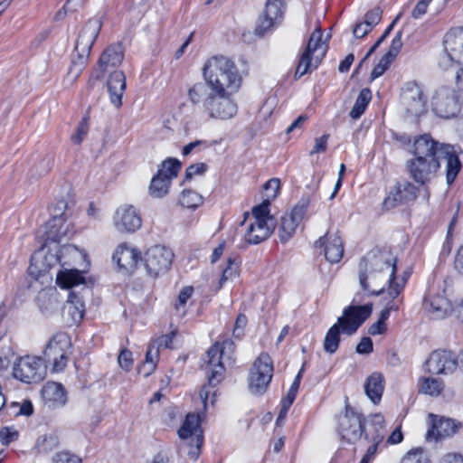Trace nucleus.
I'll use <instances>...</instances> for the list:
<instances>
[{"mask_svg": "<svg viewBox=\"0 0 463 463\" xmlns=\"http://www.w3.org/2000/svg\"><path fill=\"white\" fill-rule=\"evenodd\" d=\"M413 156L407 162L411 177L419 184H425L436 176L440 167L439 160L447 161V183L451 184L461 169L456 147L439 143L430 135L424 134L414 140Z\"/></svg>", "mask_w": 463, "mask_h": 463, "instance_id": "1", "label": "nucleus"}, {"mask_svg": "<svg viewBox=\"0 0 463 463\" xmlns=\"http://www.w3.org/2000/svg\"><path fill=\"white\" fill-rule=\"evenodd\" d=\"M234 351V344L232 340L226 339L220 344L216 342L202 358L201 368L208 379V386L204 385L200 391L199 396L204 409L207 408L209 396L212 395L211 404L213 405L216 400V393L211 388L215 387L223 379L225 371L224 363L232 359Z\"/></svg>", "mask_w": 463, "mask_h": 463, "instance_id": "2", "label": "nucleus"}, {"mask_svg": "<svg viewBox=\"0 0 463 463\" xmlns=\"http://www.w3.org/2000/svg\"><path fill=\"white\" fill-rule=\"evenodd\" d=\"M203 76L212 91L217 93H235L241 84L234 61L222 55L213 56L206 61Z\"/></svg>", "mask_w": 463, "mask_h": 463, "instance_id": "3", "label": "nucleus"}, {"mask_svg": "<svg viewBox=\"0 0 463 463\" xmlns=\"http://www.w3.org/2000/svg\"><path fill=\"white\" fill-rule=\"evenodd\" d=\"M102 24L99 18L90 19L80 30L72 56L69 74L76 79L83 70L90 56V50L97 39Z\"/></svg>", "mask_w": 463, "mask_h": 463, "instance_id": "4", "label": "nucleus"}, {"mask_svg": "<svg viewBox=\"0 0 463 463\" xmlns=\"http://www.w3.org/2000/svg\"><path fill=\"white\" fill-rule=\"evenodd\" d=\"M322 37L320 28H316L311 33L306 48L299 55L295 72L296 79L311 72L320 64L326 52V42H323Z\"/></svg>", "mask_w": 463, "mask_h": 463, "instance_id": "5", "label": "nucleus"}, {"mask_svg": "<svg viewBox=\"0 0 463 463\" xmlns=\"http://www.w3.org/2000/svg\"><path fill=\"white\" fill-rule=\"evenodd\" d=\"M71 340L66 333L53 335L43 350V360L52 364L53 372H61L66 367L71 354Z\"/></svg>", "mask_w": 463, "mask_h": 463, "instance_id": "6", "label": "nucleus"}, {"mask_svg": "<svg viewBox=\"0 0 463 463\" xmlns=\"http://www.w3.org/2000/svg\"><path fill=\"white\" fill-rule=\"evenodd\" d=\"M359 269L361 270H375L379 273H384L383 282H398L395 278L396 258L390 251L373 250L368 252L360 261Z\"/></svg>", "mask_w": 463, "mask_h": 463, "instance_id": "7", "label": "nucleus"}, {"mask_svg": "<svg viewBox=\"0 0 463 463\" xmlns=\"http://www.w3.org/2000/svg\"><path fill=\"white\" fill-rule=\"evenodd\" d=\"M47 374V364L40 356L26 355L14 364L13 375L25 383H38Z\"/></svg>", "mask_w": 463, "mask_h": 463, "instance_id": "8", "label": "nucleus"}, {"mask_svg": "<svg viewBox=\"0 0 463 463\" xmlns=\"http://www.w3.org/2000/svg\"><path fill=\"white\" fill-rule=\"evenodd\" d=\"M273 361L269 354L261 353L255 360L249 375V390L254 395L263 394L273 377Z\"/></svg>", "mask_w": 463, "mask_h": 463, "instance_id": "9", "label": "nucleus"}, {"mask_svg": "<svg viewBox=\"0 0 463 463\" xmlns=\"http://www.w3.org/2000/svg\"><path fill=\"white\" fill-rule=\"evenodd\" d=\"M444 50L439 57V66L449 70L454 64H463V28L452 29L445 34Z\"/></svg>", "mask_w": 463, "mask_h": 463, "instance_id": "10", "label": "nucleus"}, {"mask_svg": "<svg viewBox=\"0 0 463 463\" xmlns=\"http://www.w3.org/2000/svg\"><path fill=\"white\" fill-rule=\"evenodd\" d=\"M181 162L176 158L163 161L157 173L153 176L149 185V194L154 198H163L169 192L172 180L177 176Z\"/></svg>", "mask_w": 463, "mask_h": 463, "instance_id": "11", "label": "nucleus"}, {"mask_svg": "<svg viewBox=\"0 0 463 463\" xmlns=\"http://www.w3.org/2000/svg\"><path fill=\"white\" fill-rule=\"evenodd\" d=\"M431 107L438 117L448 119L459 113L461 103L454 89L441 86L435 90L432 96Z\"/></svg>", "mask_w": 463, "mask_h": 463, "instance_id": "12", "label": "nucleus"}, {"mask_svg": "<svg viewBox=\"0 0 463 463\" xmlns=\"http://www.w3.org/2000/svg\"><path fill=\"white\" fill-rule=\"evenodd\" d=\"M233 93H217L212 91L203 103L204 111L211 118L227 120L237 113V104L231 96Z\"/></svg>", "mask_w": 463, "mask_h": 463, "instance_id": "13", "label": "nucleus"}, {"mask_svg": "<svg viewBox=\"0 0 463 463\" xmlns=\"http://www.w3.org/2000/svg\"><path fill=\"white\" fill-rule=\"evenodd\" d=\"M174 253L163 245H154L146 250L142 258L147 274L153 278L168 271L172 265Z\"/></svg>", "mask_w": 463, "mask_h": 463, "instance_id": "14", "label": "nucleus"}, {"mask_svg": "<svg viewBox=\"0 0 463 463\" xmlns=\"http://www.w3.org/2000/svg\"><path fill=\"white\" fill-rule=\"evenodd\" d=\"M310 203V197L304 195L292 209L290 213L283 215L278 228V235L281 242L288 241L296 232V229L304 219Z\"/></svg>", "mask_w": 463, "mask_h": 463, "instance_id": "15", "label": "nucleus"}, {"mask_svg": "<svg viewBox=\"0 0 463 463\" xmlns=\"http://www.w3.org/2000/svg\"><path fill=\"white\" fill-rule=\"evenodd\" d=\"M338 432L341 439L349 443L356 442L364 434V418L349 405L338 419Z\"/></svg>", "mask_w": 463, "mask_h": 463, "instance_id": "16", "label": "nucleus"}, {"mask_svg": "<svg viewBox=\"0 0 463 463\" xmlns=\"http://www.w3.org/2000/svg\"><path fill=\"white\" fill-rule=\"evenodd\" d=\"M401 102L406 113L420 117L425 112L426 98L421 87L416 82H407L402 89Z\"/></svg>", "mask_w": 463, "mask_h": 463, "instance_id": "17", "label": "nucleus"}, {"mask_svg": "<svg viewBox=\"0 0 463 463\" xmlns=\"http://www.w3.org/2000/svg\"><path fill=\"white\" fill-rule=\"evenodd\" d=\"M424 366L430 374H449L456 371L458 359L450 351L437 350L430 354Z\"/></svg>", "mask_w": 463, "mask_h": 463, "instance_id": "18", "label": "nucleus"}, {"mask_svg": "<svg viewBox=\"0 0 463 463\" xmlns=\"http://www.w3.org/2000/svg\"><path fill=\"white\" fill-rule=\"evenodd\" d=\"M364 320H337L327 331L324 340V349L326 353L336 352L340 343V334L351 335L356 332Z\"/></svg>", "mask_w": 463, "mask_h": 463, "instance_id": "19", "label": "nucleus"}, {"mask_svg": "<svg viewBox=\"0 0 463 463\" xmlns=\"http://www.w3.org/2000/svg\"><path fill=\"white\" fill-rule=\"evenodd\" d=\"M285 9L283 0H267L263 15L259 19L255 28L258 35H264L271 31L282 18Z\"/></svg>", "mask_w": 463, "mask_h": 463, "instance_id": "20", "label": "nucleus"}, {"mask_svg": "<svg viewBox=\"0 0 463 463\" xmlns=\"http://www.w3.org/2000/svg\"><path fill=\"white\" fill-rule=\"evenodd\" d=\"M124 47L120 43L109 45L99 59L98 69L94 72L95 78L101 80L106 72L118 67L124 59Z\"/></svg>", "mask_w": 463, "mask_h": 463, "instance_id": "21", "label": "nucleus"}, {"mask_svg": "<svg viewBox=\"0 0 463 463\" xmlns=\"http://www.w3.org/2000/svg\"><path fill=\"white\" fill-rule=\"evenodd\" d=\"M113 224L121 233L135 232L141 227L142 219L132 205H121L115 212Z\"/></svg>", "mask_w": 463, "mask_h": 463, "instance_id": "22", "label": "nucleus"}, {"mask_svg": "<svg viewBox=\"0 0 463 463\" xmlns=\"http://www.w3.org/2000/svg\"><path fill=\"white\" fill-rule=\"evenodd\" d=\"M429 419L431 425V429L426 434V439L429 441H437L439 439L451 437L462 428L461 422L449 418L430 414Z\"/></svg>", "mask_w": 463, "mask_h": 463, "instance_id": "23", "label": "nucleus"}, {"mask_svg": "<svg viewBox=\"0 0 463 463\" xmlns=\"http://www.w3.org/2000/svg\"><path fill=\"white\" fill-rule=\"evenodd\" d=\"M418 191V187L408 181L398 183L384 199L383 208L390 210L399 204L412 202L416 200Z\"/></svg>", "mask_w": 463, "mask_h": 463, "instance_id": "24", "label": "nucleus"}, {"mask_svg": "<svg viewBox=\"0 0 463 463\" xmlns=\"http://www.w3.org/2000/svg\"><path fill=\"white\" fill-rule=\"evenodd\" d=\"M405 283V279H402L400 281L389 285L385 293V295H388L389 299H387V297H384L386 302L381 310L379 318L401 316L400 308L402 305V298L400 295L403 290Z\"/></svg>", "mask_w": 463, "mask_h": 463, "instance_id": "25", "label": "nucleus"}, {"mask_svg": "<svg viewBox=\"0 0 463 463\" xmlns=\"http://www.w3.org/2000/svg\"><path fill=\"white\" fill-rule=\"evenodd\" d=\"M178 435L182 439H190L189 445L194 447L197 451L192 453L197 455L203 445V435L200 429L199 416L195 414H188L181 428Z\"/></svg>", "mask_w": 463, "mask_h": 463, "instance_id": "26", "label": "nucleus"}, {"mask_svg": "<svg viewBox=\"0 0 463 463\" xmlns=\"http://www.w3.org/2000/svg\"><path fill=\"white\" fill-rule=\"evenodd\" d=\"M274 228V219H269V221H250L244 234L245 241L250 244H259L270 236Z\"/></svg>", "mask_w": 463, "mask_h": 463, "instance_id": "27", "label": "nucleus"}, {"mask_svg": "<svg viewBox=\"0 0 463 463\" xmlns=\"http://www.w3.org/2000/svg\"><path fill=\"white\" fill-rule=\"evenodd\" d=\"M316 247H324V254L330 263H337L344 255L342 239L336 234H326L320 237L315 243Z\"/></svg>", "mask_w": 463, "mask_h": 463, "instance_id": "28", "label": "nucleus"}, {"mask_svg": "<svg viewBox=\"0 0 463 463\" xmlns=\"http://www.w3.org/2000/svg\"><path fill=\"white\" fill-rule=\"evenodd\" d=\"M41 392L44 405L49 409H58L67 403V392L64 387L59 383H46Z\"/></svg>", "mask_w": 463, "mask_h": 463, "instance_id": "29", "label": "nucleus"}, {"mask_svg": "<svg viewBox=\"0 0 463 463\" xmlns=\"http://www.w3.org/2000/svg\"><path fill=\"white\" fill-rule=\"evenodd\" d=\"M112 260L119 269L132 271L142 258L137 250L129 247L127 243H122L116 249Z\"/></svg>", "mask_w": 463, "mask_h": 463, "instance_id": "30", "label": "nucleus"}, {"mask_svg": "<svg viewBox=\"0 0 463 463\" xmlns=\"http://www.w3.org/2000/svg\"><path fill=\"white\" fill-rule=\"evenodd\" d=\"M422 308L429 315L437 318L454 316V308L451 303L442 296H429L424 298Z\"/></svg>", "mask_w": 463, "mask_h": 463, "instance_id": "31", "label": "nucleus"}, {"mask_svg": "<svg viewBox=\"0 0 463 463\" xmlns=\"http://www.w3.org/2000/svg\"><path fill=\"white\" fill-rule=\"evenodd\" d=\"M384 273H379L375 270H361L359 269V281L364 290L370 292L373 295L385 296L384 286L387 283L383 282V276Z\"/></svg>", "mask_w": 463, "mask_h": 463, "instance_id": "32", "label": "nucleus"}, {"mask_svg": "<svg viewBox=\"0 0 463 463\" xmlns=\"http://www.w3.org/2000/svg\"><path fill=\"white\" fill-rule=\"evenodd\" d=\"M107 86L111 103L116 108H119L122 105V97L126 90V76L124 72L115 71L110 73Z\"/></svg>", "mask_w": 463, "mask_h": 463, "instance_id": "33", "label": "nucleus"}, {"mask_svg": "<svg viewBox=\"0 0 463 463\" xmlns=\"http://www.w3.org/2000/svg\"><path fill=\"white\" fill-rule=\"evenodd\" d=\"M385 433L383 416L380 413L370 416L367 424L364 425V439L368 441L382 443Z\"/></svg>", "mask_w": 463, "mask_h": 463, "instance_id": "34", "label": "nucleus"}, {"mask_svg": "<svg viewBox=\"0 0 463 463\" xmlns=\"http://www.w3.org/2000/svg\"><path fill=\"white\" fill-rule=\"evenodd\" d=\"M383 389V377L379 373L371 374L364 383L365 393L374 404L380 402Z\"/></svg>", "mask_w": 463, "mask_h": 463, "instance_id": "35", "label": "nucleus"}, {"mask_svg": "<svg viewBox=\"0 0 463 463\" xmlns=\"http://www.w3.org/2000/svg\"><path fill=\"white\" fill-rule=\"evenodd\" d=\"M56 283L62 288H71L84 284L85 278L77 269H64L57 273Z\"/></svg>", "mask_w": 463, "mask_h": 463, "instance_id": "36", "label": "nucleus"}, {"mask_svg": "<svg viewBox=\"0 0 463 463\" xmlns=\"http://www.w3.org/2000/svg\"><path fill=\"white\" fill-rule=\"evenodd\" d=\"M372 310L373 305L371 303L361 305L357 297H354L352 303L344 308L342 316L337 318H369Z\"/></svg>", "mask_w": 463, "mask_h": 463, "instance_id": "37", "label": "nucleus"}, {"mask_svg": "<svg viewBox=\"0 0 463 463\" xmlns=\"http://www.w3.org/2000/svg\"><path fill=\"white\" fill-rule=\"evenodd\" d=\"M64 311L71 318H83L85 314V304L82 298L74 291H71L68 296Z\"/></svg>", "mask_w": 463, "mask_h": 463, "instance_id": "38", "label": "nucleus"}, {"mask_svg": "<svg viewBox=\"0 0 463 463\" xmlns=\"http://www.w3.org/2000/svg\"><path fill=\"white\" fill-rule=\"evenodd\" d=\"M46 229L45 244L49 241L61 242L62 238L66 236L68 225L63 227L61 219L58 216H55L51 222L47 223Z\"/></svg>", "mask_w": 463, "mask_h": 463, "instance_id": "39", "label": "nucleus"}, {"mask_svg": "<svg viewBox=\"0 0 463 463\" xmlns=\"http://www.w3.org/2000/svg\"><path fill=\"white\" fill-rule=\"evenodd\" d=\"M159 358L158 346L155 343H150L146 354L144 364L138 368V373H143L145 377L149 376L156 369Z\"/></svg>", "mask_w": 463, "mask_h": 463, "instance_id": "40", "label": "nucleus"}, {"mask_svg": "<svg viewBox=\"0 0 463 463\" xmlns=\"http://www.w3.org/2000/svg\"><path fill=\"white\" fill-rule=\"evenodd\" d=\"M372 99V92L369 89H363L355 100L349 115L353 119H358L364 113L369 102Z\"/></svg>", "mask_w": 463, "mask_h": 463, "instance_id": "41", "label": "nucleus"}, {"mask_svg": "<svg viewBox=\"0 0 463 463\" xmlns=\"http://www.w3.org/2000/svg\"><path fill=\"white\" fill-rule=\"evenodd\" d=\"M241 261L237 257H229L225 268L222 269V276L219 280V288H221L225 282L232 280L239 276V268Z\"/></svg>", "mask_w": 463, "mask_h": 463, "instance_id": "42", "label": "nucleus"}, {"mask_svg": "<svg viewBox=\"0 0 463 463\" xmlns=\"http://www.w3.org/2000/svg\"><path fill=\"white\" fill-rule=\"evenodd\" d=\"M444 388V383L439 379L423 377L420 382V391L427 395L438 396Z\"/></svg>", "mask_w": 463, "mask_h": 463, "instance_id": "43", "label": "nucleus"}, {"mask_svg": "<svg viewBox=\"0 0 463 463\" xmlns=\"http://www.w3.org/2000/svg\"><path fill=\"white\" fill-rule=\"evenodd\" d=\"M179 203L184 207L196 209L203 204V197L194 190L185 189L180 195Z\"/></svg>", "mask_w": 463, "mask_h": 463, "instance_id": "44", "label": "nucleus"}, {"mask_svg": "<svg viewBox=\"0 0 463 463\" xmlns=\"http://www.w3.org/2000/svg\"><path fill=\"white\" fill-rule=\"evenodd\" d=\"M194 294L193 287H184L179 293L175 308L177 311L178 316H186V305Z\"/></svg>", "mask_w": 463, "mask_h": 463, "instance_id": "45", "label": "nucleus"}, {"mask_svg": "<svg viewBox=\"0 0 463 463\" xmlns=\"http://www.w3.org/2000/svg\"><path fill=\"white\" fill-rule=\"evenodd\" d=\"M209 93H207V88L206 86L202 83V82H199V83H196L194 85H193L189 90H188V98H189V100L194 104V105H196L200 102H203L204 99H206V97L208 96Z\"/></svg>", "mask_w": 463, "mask_h": 463, "instance_id": "46", "label": "nucleus"}, {"mask_svg": "<svg viewBox=\"0 0 463 463\" xmlns=\"http://www.w3.org/2000/svg\"><path fill=\"white\" fill-rule=\"evenodd\" d=\"M59 446L57 436L51 434L45 435L37 439L36 447L40 453H48Z\"/></svg>", "mask_w": 463, "mask_h": 463, "instance_id": "47", "label": "nucleus"}, {"mask_svg": "<svg viewBox=\"0 0 463 463\" xmlns=\"http://www.w3.org/2000/svg\"><path fill=\"white\" fill-rule=\"evenodd\" d=\"M430 460L426 452L420 448L411 449L402 458L401 463H429Z\"/></svg>", "mask_w": 463, "mask_h": 463, "instance_id": "48", "label": "nucleus"}, {"mask_svg": "<svg viewBox=\"0 0 463 463\" xmlns=\"http://www.w3.org/2000/svg\"><path fill=\"white\" fill-rule=\"evenodd\" d=\"M52 463H82V460L78 455L69 450H62L52 456Z\"/></svg>", "mask_w": 463, "mask_h": 463, "instance_id": "49", "label": "nucleus"}, {"mask_svg": "<svg viewBox=\"0 0 463 463\" xmlns=\"http://www.w3.org/2000/svg\"><path fill=\"white\" fill-rule=\"evenodd\" d=\"M269 201H264L260 205L256 206L252 210V220L251 221H269V219H274L269 214Z\"/></svg>", "mask_w": 463, "mask_h": 463, "instance_id": "50", "label": "nucleus"}, {"mask_svg": "<svg viewBox=\"0 0 463 463\" xmlns=\"http://www.w3.org/2000/svg\"><path fill=\"white\" fill-rule=\"evenodd\" d=\"M88 120L89 118L84 117L79 123L75 133L71 137V140L73 144L80 145L84 140L89 131Z\"/></svg>", "mask_w": 463, "mask_h": 463, "instance_id": "51", "label": "nucleus"}, {"mask_svg": "<svg viewBox=\"0 0 463 463\" xmlns=\"http://www.w3.org/2000/svg\"><path fill=\"white\" fill-rule=\"evenodd\" d=\"M8 410L12 409H18V411H14V415H24V416H30L33 412V406L31 401L24 400L22 403L19 402H12L11 404L7 405Z\"/></svg>", "mask_w": 463, "mask_h": 463, "instance_id": "52", "label": "nucleus"}, {"mask_svg": "<svg viewBox=\"0 0 463 463\" xmlns=\"http://www.w3.org/2000/svg\"><path fill=\"white\" fill-rule=\"evenodd\" d=\"M19 433L14 427H4L0 430V441L3 445H9L18 439Z\"/></svg>", "mask_w": 463, "mask_h": 463, "instance_id": "53", "label": "nucleus"}, {"mask_svg": "<svg viewBox=\"0 0 463 463\" xmlns=\"http://www.w3.org/2000/svg\"><path fill=\"white\" fill-rule=\"evenodd\" d=\"M392 61L393 60L392 58L384 54L378 62V64L375 65L374 68L373 69L371 73L372 80H375L382 76L388 69Z\"/></svg>", "mask_w": 463, "mask_h": 463, "instance_id": "54", "label": "nucleus"}, {"mask_svg": "<svg viewBox=\"0 0 463 463\" xmlns=\"http://www.w3.org/2000/svg\"><path fill=\"white\" fill-rule=\"evenodd\" d=\"M402 31L396 33L394 38L392 41L389 51L385 53V55L392 58V60L395 59L402 47Z\"/></svg>", "mask_w": 463, "mask_h": 463, "instance_id": "55", "label": "nucleus"}, {"mask_svg": "<svg viewBox=\"0 0 463 463\" xmlns=\"http://www.w3.org/2000/svg\"><path fill=\"white\" fill-rule=\"evenodd\" d=\"M118 363L125 371H130L133 365L132 353L128 349L121 350L118 357Z\"/></svg>", "mask_w": 463, "mask_h": 463, "instance_id": "56", "label": "nucleus"}, {"mask_svg": "<svg viewBox=\"0 0 463 463\" xmlns=\"http://www.w3.org/2000/svg\"><path fill=\"white\" fill-rule=\"evenodd\" d=\"M52 167V160L47 156L42 159L37 165L33 168L34 175L38 177L45 175Z\"/></svg>", "mask_w": 463, "mask_h": 463, "instance_id": "57", "label": "nucleus"}, {"mask_svg": "<svg viewBox=\"0 0 463 463\" xmlns=\"http://www.w3.org/2000/svg\"><path fill=\"white\" fill-rule=\"evenodd\" d=\"M382 10L380 7H375L368 11L364 15V23L372 26L373 28L377 25L382 19Z\"/></svg>", "mask_w": 463, "mask_h": 463, "instance_id": "58", "label": "nucleus"}, {"mask_svg": "<svg viewBox=\"0 0 463 463\" xmlns=\"http://www.w3.org/2000/svg\"><path fill=\"white\" fill-rule=\"evenodd\" d=\"M15 302L13 299H4L0 304V318L14 315Z\"/></svg>", "mask_w": 463, "mask_h": 463, "instance_id": "59", "label": "nucleus"}, {"mask_svg": "<svg viewBox=\"0 0 463 463\" xmlns=\"http://www.w3.org/2000/svg\"><path fill=\"white\" fill-rule=\"evenodd\" d=\"M207 170V165L204 163H197L191 165L185 170V179L190 180L196 175H202Z\"/></svg>", "mask_w": 463, "mask_h": 463, "instance_id": "60", "label": "nucleus"}, {"mask_svg": "<svg viewBox=\"0 0 463 463\" xmlns=\"http://www.w3.org/2000/svg\"><path fill=\"white\" fill-rule=\"evenodd\" d=\"M356 353L360 354H369L373 350V341L370 337L364 336L356 346Z\"/></svg>", "mask_w": 463, "mask_h": 463, "instance_id": "61", "label": "nucleus"}, {"mask_svg": "<svg viewBox=\"0 0 463 463\" xmlns=\"http://www.w3.org/2000/svg\"><path fill=\"white\" fill-rule=\"evenodd\" d=\"M328 138H329V135H327V134H325L322 137L316 138L315 146H314L313 149L311 150L310 155L325 152L327 147Z\"/></svg>", "mask_w": 463, "mask_h": 463, "instance_id": "62", "label": "nucleus"}, {"mask_svg": "<svg viewBox=\"0 0 463 463\" xmlns=\"http://www.w3.org/2000/svg\"><path fill=\"white\" fill-rule=\"evenodd\" d=\"M432 0H420L411 12L413 18L418 19L426 14L428 5Z\"/></svg>", "mask_w": 463, "mask_h": 463, "instance_id": "63", "label": "nucleus"}, {"mask_svg": "<svg viewBox=\"0 0 463 463\" xmlns=\"http://www.w3.org/2000/svg\"><path fill=\"white\" fill-rule=\"evenodd\" d=\"M372 444L367 448L365 454L361 459L360 463H371L377 452L378 446L381 443H376L375 441H370Z\"/></svg>", "mask_w": 463, "mask_h": 463, "instance_id": "64", "label": "nucleus"}]
</instances>
